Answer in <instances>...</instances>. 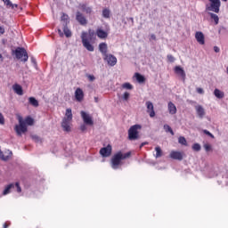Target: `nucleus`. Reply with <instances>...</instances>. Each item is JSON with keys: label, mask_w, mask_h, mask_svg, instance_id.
Here are the masks:
<instances>
[{"label": "nucleus", "mask_w": 228, "mask_h": 228, "mask_svg": "<svg viewBox=\"0 0 228 228\" xmlns=\"http://www.w3.org/2000/svg\"><path fill=\"white\" fill-rule=\"evenodd\" d=\"M131 156V152L122 153L118 151L116 153L110 160V167L113 170H118L122 167V159H127Z\"/></svg>", "instance_id": "obj_1"}, {"label": "nucleus", "mask_w": 228, "mask_h": 228, "mask_svg": "<svg viewBox=\"0 0 228 228\" xmlns=\"http://www.w3.org/2000/svg\"><path fill=\"white\" fill-rule=\"evenodd\" d=\"M92 31H89V34L87 32H82L81 34L83 46L90 53H94V45L90 43V40H92Z\"/></svg>", "instance_id": "obj_2"}, {"label": "nucleus", "mask_w": 228, "mask_h": 228, "mask_svg": "<svg viewBox=\"0 0 228 228\" xmlns=\"http://www.w3.org/2000/svg\"><path fill=\"white\" fill-rule=\"evenodd\" d=\"M220 6H222L220 0H208L205 5V10L208 12L220 13Z\"/></svg>", "instance_id": "obj_3"}, {"label": "nucleus", "mask_w": 228, "mask_h": 228, "mask_svg": "<svg viewBox=\"0 0 228 228\" xmlns=\"http://www.w3.org/2000/svg\"><path fill=\"white\" fill-rule=\"evenodd\" d=\"M14 129L18 136H22V134L28 131V126H26V122L22 118H19V125H16Z\"/></svg>", "instance_id": "obj_4"}, {"label": "nucleus", "mask_w": 228, "mask_h": 228, "mask_svg": "<svg viewBox=\"0 0 228 228\" xmlns=\"http://www.w3.org/2000/svg\"><path fill=\"white\" fill-rule=\"evenodd\" d=\"M142 129V126L134 125L128 130V139L129 140H138L139 134L138 130Z\"/></svg>", "instance_id": "obj_5"}, {"label": "nucleus", "mask_w": 228, "mask_h": 228, "mask_svg": "<svg viewBox=\"0 0 228 228\" xmlns=\"http://www.w3.org/2000/svg\"><path fill=\"white\" fill-rule=\"evenodd\" d=\"M15 56L17 60H21V61H28V52H26V49L22 47H18L14 51Z\"/></svg>", "instance_id": "obj_6"}, {"label": "nucleus", "mask_w": 228, "mask_h": 228, "mask_svg": "<svg viewBox=\"0 0 228 228\" xmlns=\"http://www.w3.org/2000/svg\"><path fill=\"white\" fill-rule=\"evenodd\" d=\"M12 190H16L18 193H20V191H22V189L20 188V185L19 184V183H11L5 186L3 191V195L4 196L9 195V193H12Z\"/></svg>", "instance_id": "obj_7"}, {"label": "nucleus", "mask_w": 228, "mask_h": 228, "mask_svg": "<svg viewBox=\"0 0 228 228\" xmlns=\"http://www.w3.org/2000/svg\"><path fill=\"white\" fill-rule=\"evenodd\" d=\"M80 115L83 118L84 124L86 126H94V119H92V116H90V114L81 111Z\"/></svg>", "instance_id": "obj_8"}, {"label": "nucleus", "mask_w": 228, "mask_h": 228, "mask_svg": "<svg viewBox=\"0 0 228 228\" xmlns=\"http://www.w3.org/2000/svg\"><path fill=\"white\" fill-rule=\"evenodd\" d=\"M103 60L107 61L108 65L110 67H115V65H117V57H115L113 54L104 55Z\"/></svg>", "instance_id": "obj_9"}, {"label": "nucleus", "mask_w": 228, "mask_h": 228, "mask_svg": "<svg viewBox=\"0 0 228 228\" xmlns=\"http://www.w3.org/2000/svg\"><path fill=\"white\" fill-rule=\"evenodd\" d=\"M78 9L86 13L87 15H90L92 12H94L92 6L88 5L87 4H79Z\"/></svg>", "instance_id": "obj_10"}, {"label": "nucleus", "mask_w": 228, "mask_h": 228, "mask_svg": "<svg viewBox=\"0 0 228 228\" xmlns=\"http://www.w3.org/2000/svg\"><path fill=\"white\" fill-rule=\"evenodd\" d=\"M146 107L147 113H149L151 118H154V117H156V112L154 111V104H152V102H146Z\"/></svg>", "instance_id": "obj_11"}, {"label": "nucleus", "mask_w": 228, "mask_h": 228, "mask_svg": "<svg viewBox=\"0 0 228 228\" xmlns=\"http://www.w3.org/2000/svg\"><path fill=\"white\" fill-rule=\"evenodd\" d=\"M175 72L177 76H179V77H181V79H183V81H185L186 72H184V69H183V68H181V66H175Z\"/></svg>", "instance_id": "obj_12"}, {"label": "nucleus", "mask_w": 228, "mask_h": 228, "mask_svg": "<svg viewBox=\"0 0 228 228\" xmlns=\"http://www.w3.org/2000/svg\"><path fill=\"white\" fill-rule=\"evenodd\" d=\"M100 154L102 158H108L111 156V145H108L107 147L102 148L100 150Z\"/></svg>", "instance_id": "obj_13"}, {"label": "nucleus", "mask_w": 228, "mask_h": 228, "mask_svg": "<svg viewBox=\"0 0 228 228\" xmlns=\"http://www.w3.org/2000/svg\"><path fill=\"white\" fill-rule=\"evenodd\" d=\"M70 126H72V119H62L61 127L63 131L70 132Z\"/></svg>", "instance_id": "obj_14"}, {"label": "nucleus", "mask_w": 228, "mask_h": 228, "mask_svg": "<svg viewBox=\"0 0 228 228\" xmlns=\"http://www.w3.org/2000/svg\"><path fill=\"white\" fill-rule=\"evenodd\" d=\"M171 159H177L178 161H183V152L172 151L169 154Z\"/></svg>", "instance_id": "obj_15"}, {"label": "nucleus", "mask_w": 228, "mask_h": 228, "mask_svg": "<svg viewBox=\"0 0 228 228\" xmlns=\"http://www.w3.org/2000/svg\"><path fill=\"white\" fill-rule=\"evenodd\" d=\"M195 110L199 118L206 117V110H204L202 105H195Z\"/></svg>", "instance_id": "obj_16"}, {"label": "nucleus", "mask_w": 228, "mask_h": 228, "mask_svg": "<svg viewBox=\"0 0 228 228\" xmlns=\"http://www.w3.org/2000/svg\"><path fill=\"white\" fill-rule=\"evenodd\" d=\"M75 98L77 102H81V101L85 99V93H83V89L77 88V90L75 91Z\"/></svg>", "instance_id": "obj_17"}, {"label": "nucleus", "mask_w": 228, "mask_h": 228, "mask_svg": "<svg viewBox=\"0 0 228 228\" xmlns=\"http://www.w3.org/2000/svg\"><path fill=\"white\" fill-rule=\"evenodd\" d=\"M12 151L5 150L4 151L0 152V159H3V161H8L10 158H12Z\"/></svg>", "instance_id": "obj_18"}, {"label": "nucleus", "mask_w": 228, "mask_h": 228, "mask_svg": "<svg viewBox=\"0 0 228 228\" xmlns=\"http://www.w3.org/2000/svg\"><path fill=\"white\" fill-rule=\"evenodd\" d=\"M76 20L82 26H85V24H86V18H85V15H83V13H81V12H77Z\"/></svg>", "instance_id": "obj_19"}, {"label": "nucleus", "mask_w": 228, "mask_h": 228, "mask_svg": "<svg viewBox=\"0 0 228 228\" xmlns=\"http://www.w3.org/2000/svg\"><path fill=\"white\" fill-rule=\"evenodd\" d=\"M195 38H196L197 42H199L200 44V45H204V44H206L204 33H202L200 31L196 32Z\"/></svg>", "instance_id": "obj_20"}, {"label": "nucleus", "mask_w": 228, "mask_h": 228, "mask_svg": "<svg viewBox=\"0 0 228 228\" xmlns=\"http://www.w3.org/2000/svg\"><path fill=\"white\" fill-rule=\"evenodd\" d=\"M167 110H168L169 115H175V113H177V107H175V104H174V102H168Z\"/></svg>", "instance_id": "obj_21"}, {"label": "nucleus", "mask_w": 228, "mask_h": 228, "mask_svg": "<svg viewBox=\"0 0 228 228\" xmlns=\"http://www.w3.org/2000/svg\"><path fill=\"white\" fill-rule=\"evenodd\" d=\"M99 51L103 56L108 54V45L106 43H101L99 45Z\"/></svg>", "instance_id": "obj_22"}, {"label": "nucleus", "mask_w": 228, "mask_h": 228, "mask_svg": "<svg viewBox=\"0 0 228 228\" xmlns=\"http://www.w3.org/2000/svg\"><path fill=\"white\" fill-rule=\"evenodd\" d=\"M3 3H4L5 6H7V8H11V10H17V8H19V4H12V1L10 0H2Z\"/></svg>", "instance_id": "obj_23"}, {"label": "nucleus", "mask_w": 228, "mask_h": 228, "mask_svg": "<svg viewBox=\"0 0 228 228\" xmlns=\"http://www.w3.org/2000/svg\"><path fill=\"white\" fill-rule=\"evenodd\" d=\"M12 90L15 92V94H17V95H24V91L22 90V86H20V85H13Z\"/></svg>", "instance_id": "obj_24"}, {"label": "nucleus", "mask_w": 228, "mask_h": 228, "mask_svg": "<svg viewBox=\"0 0 228 228\" xmlns=\"http://www.w3.org/2000/svg\"><path fill=\"white\" fill-rule=\"evenodd\" d=\"M210 19L212 20H214L216 26L218 25V22H220V18L216 15V13L213 12H208Z\"/></svg>", "instance_id": "obj_25"}, {"label": "nucleus", "mask_w": 228, "mask_h": 228, "mask_svg": "<svg viewBox=\"0 0 228 228\" xmlns=\"http://www.w3.org/2000/svg\"><path fill=\"white\" fill-rule=\"evenodd\" d=\"M96 35H97L98 38H108V32H106L101 28L97 29Z\"/></svg>", "instance_id": "obj_26"}, {"label": "nucleus", "mask_w": 228, "mask_h": 228, "mask_svg": "<svg viewBox=\"0 0 228 228\" xmlns=\"http://www.w3.org/2000/svg\"><path fill=\"white\" fill-rule=\"evenodd\" d=\"M214 95L216 97V99H224V94L223 91H220V89H215L214 90Z\"/></svg>", "instance_id": "obj_27"}, {"label": "nucleus", "mask_w": 228, "mask_h": 228, "mask_svg": "<svg viewBox=\"0 0 228 228\" xmlns=\"http://www.w3.org/2000/svg\"><path fill=\"white\" fill-rule=\"evenodd\" d=\"M63 28V33L65 35V37H67V38H69V37H72V32L70 31V29H69V27H67V25H62Z\"/></svg>", "instance_id": "obj_28"}, {"label": "nucleus", "mask_w": 228, "mask_h": 228, "mask_svg": "<svg viewBox=\"0 0 228 228\" xmlns=\"http://www.w3.org/2000/svg\"><path fill=\"white\" fill-rule=\"evenodd\" d=\"M62 26H67L69 24V15L62 13L61 17Z\"/></svg>", "instance_id": "obj_29"}, {"label": "nucleus", "mask_w": 228, "mask_h": 228, "mask_svg": "<svg viewBox=\"0 0 228 228\" xmlns=\"http://www.w3.org/2000/svg\"><path fill=\"white\" fill-rule=\"evenodd\" d=\"M63 119L72 120V109H67Z\"/></svg>", "instance_id": "obj_30"}, {"label": "nucleus", "mask_w": 228, "mask_h": 228, "mask_svg": "<svg viewBox=\"0 0 228 228\" xmlns=\"http://www.w3.org/2000/svg\"><path fill=\"white\" fill-rule=\"evenodd\" d=\"M134 77L139 83H145V77H143L142 74L135 73Z\"/></svg>", "instance_id": "obj_31"}, {"label": "nucleus", "mask_w": 228, "mask_h": 228, "mask_svg": "<svg viewBox=\"0 0 228 228\" xmlns=\"http://www.w3.org/2000/svg\"><path fill=\"white\" fill-rule=\"evenodd\" d=\"M155 152L156 154L154 155V157L158 159V158H161V156H163V151L161 150V148L159 146H157L155 148Z\"/></svg>", "instance_id": "obj_32"}, {"label": "nucleus", "mask_w": 228, "mask_h": 228, "mask_svg": "<svg viewBox=\"0 0 228 228\" xmlns=\"http://www.w3.org/2000/svg\"><path fill=\"white\" fill-rule=\"evenodd\" d=\"M28 102L31 106H34V108H38V101L35 99V97H29Z\"/></svg>", "instance_id": "obj_33"}, {"label": "nucleus", "mask_w": 228, "mask_h": 228, "mask_svg": "<svg viewBox=\"0 0 228 228\" xmlns=\"http://www.w3.org/2000/svg\"><path fill=\"white\" fill-rule=\"evenodd\" d=\"M164 130L166 131V133H170V134L174 136V130H172V127H170V126L164 125Z\"/></svg>", "instance_id": "obj_34"}, {"label": "nucleus", "mask_w": 228, "mask_h": 228, "mask_svg": "<svg viewBox=\"0 0 228 228\" xmlns=\"http://www.w3.org/2000/svg\"><path fill=\"white\" fill-rule=\"evenodd\" d=\"M122 88H124L125 90H133V85L126 82L122 85Z\"/></svg>", "instance_id": "obj_35"}, {"label": "nucleus", "mask_w": 228, "mask_h": 228, "mask_svg": "<svg viewBox=\"0 0 228 228\" xmlns=\"http://www.w3.org/2000/svg\"><path fill=\"white\" fill-rule=\"evenodd\" d=\"M129 97H131V94L128 92H125L123 95L121 96L122 101H129Z\"/></svg>", "instance_id": "obj_36"}, {"label": "nucleus", "mask_w": 228, "mask_h": 228, "mask_svg": "<svg viewBox=\"0 0 228 228\" xmlns=\"http://www.w3.org/2000/svg\"><path fill=\"white\" fill-rule=\"evenodd\" d=\"M24 122H25V126H26V124H27V126H33L34 120H33L32 118L28 117V118L24 120Z\"/></svg>", "instance_id": "obj_37"}, {"label": "nucleus", "mask_w": 228, "mask_h": 228, "mask_svg": "<svg viewBox=\"0 0 228 228\" xmlns=\"http://www.w3.org/2000/svg\"><path fill=\"white\" fill-rule=\"evenodd\" d=\"M102 16L104 17V19H110V10L104 9L102 11Z\"/></svg>", "instance_id": "obj_38"}, {"label": "nucleus", "mask_w": 228, "mask_h": 228, "mask_svg": "<svg viewBox=\"0 0 228 228\" xmlns=\"http://www.w3.org/2000/svg\"><path fill=\"white\" fill-rule=\"evenodd\" d=\"M86 77H87L88 81H90L91 83H94V80L95 79V76L90 74H86Z\"/></svg>", "instance_id": "obj_39"}, {"label": "nucleus", "mask_w": 228, "mask_h": 228, "mask_svg": "<svg viewBox=\"0 0 228 228\" xmlns=\"http://www.w3.org/2000/svg\"><path fill=\"white\" fill-rule=\"evenodd\" d=\"M203 147H204L206 152H209L210 151H212L211 144L205 143V144L203 145Z\"/></svg>", "instance_id": "obj_40"}, {"label": "nucleus", "mask_w": 228, "mask_h": 228, "mask_svg": "<svg viewBox=\"0 0 228 228\" xmlns=\"http://www.w3.org/2000/svg\"><path fill=\"white\" fill-rule=\"evenodd\" d=\"M178 142L181 143V145H186V138L183 136L179 137Z\"/></svg>", "instance_id": "obj_41"}, {"label": "nucleus", "mask_w": 228, "mask_h": 228, "mask_svg": "<svg viewBox=\"0 0 228 228\" xmlns=\"http://www.w3.org/2000/svg\"><path fill=\"white\" fill-rule=\"evenodd\" d=\"M193 151H196L197 152H199V151H200L201 147L200 144L199 143H194L192 146Z\"/></svg>", "instance_id": "obj_42"}, {"label": "nucleus", "mask_w": 228, "mask_h": 228, "mask_svg": "<svg viewBox=\"0 0 228 228\" xmlns=\"http://www.w3.org/2000/svg\"><path fill=\"white\" fill-rule=\"evenodd\" d=\"M203 133L204 134H207V136H210V138H215V135H213V134L208 130H203Z\"/></svg>", "instance_id": "obj_43"}, {"label": "nucleus", "mask_w": 228, "mask_h": 228, "mask_svg": "<svg viewBox=\"0 0 228 228\" xmlns=\"http://www.w3.org/2000/svg\"><path fill=\"white\" fill-rule=\"evenodd\" d=\"M167 60L171 63H174L175 61V58H174V56H172V55H167Z\"/></svg>", "instance_id": "obj_44"}, {"label": "nucleus", "mask_w": 228, "mask_h": 228, "mask_svg": "<svg viewBox=\"0 0 228 228\" xmlns=\"http://www.w3.org/2000/svg\"><path fill=\"white\" fill-rule=\"evenodd\" d=\"M32 140H35L37 142H42V139H40L38 135H32Z\"/></svg>", "instance_id": "obj_45"}, {"label": "nucleus", "mask_w": 228, "mask_h": 228, "mask_svg": "<svg viewBox=\"0 0 228 228\" xmlns=\"http://www.w3.org/2000/svg\"><path fill=\"white\" fill-rule=\"evenodd\" d=\"M0 124H4V117L3 116V114L0 112Z\"/></svg>", "instance_id": "obj_46"}, {"label": "nucleus", "mask_w": 228, "mask_h": 228, "mask_svg": "<svg viewBox=\"0 0 228 228\" xmlns=\"http://www.w3.org/2000/svg\"><path fill=\"white\" fill-rule=\"evenodd\" d=\"M197 93L202 94H204V89L199 87V88H197Z\"/></svg>", "instance_id": "obj_47"}, {"label": "nucleus", "mask_w": 228, "mask_h": 228, "mask_svg": "<svg viewBox=\"0 0 228 228\" xmlns=\"http://www.w3.org/2000/svg\"><path fill=\"white\" fill-rule=\"evenodd\" d=\"M80 129L81 131H86V125H81Z\"/></svg>", "instance_id": "obj_48"}, {"label": "nucleus", "mask_w": 228, "mask_h": 228, "mask_svg": "<svg viewBox=\"0 0 228 228\" xmlns=\"http://www.w3.org/2000/svg\"><path fill=\"white\" fill-rule=\"evenodd\" d=\"M0 35H4V27H0Z\"/></svg>", "instance_id": "obj_49"}, {"label": "nucleus", "mask_w": 228, "mask_h": 228, "mask_svg": "<svg viewBox=\"0 0 228 228\" xmlns=\"http://www.w3.org/2000/svg\"><path fill=\"white\" fill-rule=\"evenodd\" d=\"M215 53H218L220 51V48L218 46H214Z\"/></svg>", "instance_id": "obj_50"}, {"label": "nucleus", "mask_w": 228, "mask_h": 228, "mask_svg": "<svg viewBox=\"0 0 228 228\" xmlns=\"http://www.w3.org/2000/svg\"><path fill=\"white\" fill-rule=\"evenodd\" d=\"M151 40H156V35L151 34Z\"/></svg>", "instance_id": "obj_51"}, {"label": "nucleus", "mask_w": 228, "mask_h": 228, "mask_svg": "<svg viewBox=\"0 0 228 228\" xmlns=\"http://www.w3.org/2000/svg\"><path fill=\"white\" fill-rule=\"evenodd\" d=\"M58 33H59L60 37H63V32L60 28L58 29Z\"/></svg>", "instance_id": "obj_52"}, {"label": "nucleus", "mask_w": 228, "mask_h": 228, "mask_svg": "<svg viewBox=\"0 0 228 228\" xmlns=\"http://www.w3.org/2000/svg\"><path fill=\"white\" fill-rule=\"evenodd\" d=\"M94 102H99V98L94 97Z\"/></svg>", "instance_id": "obj_53"}, {"label": "nucleus", "mask_w": 228, "mask_h": 228, "mask_svg": "<svg viewBox=\"0 0 228 228\" xmlns=\"http://www.w3.org/2000/svg\"><path fill=\"white\" fill-rule=\"evenodd\" d=\"M143 145H147V142H142L140 147H143Z\"/></svg>", "instance_id": "obj_54"}, {"label": "nucleus", "mask_w": 228, "mask_h": 228, "mask_svg": "<svg viewBox=\"0 0 228 228\" xmlns=\"http://www.w3.org/2000/svg\"><path fill=\"white\" fill-rule=\"evenodd\" d=\"M0 61H3V55L0 53Z\"/></svg>", "instance_id": "obj_55"}, {"label": "nucleus", "mask_w": 228, "mask_h": 228, "mask_svg": "<svg viewBox=\"0 0 228 228\" xmlns=\"http://www.w3.org/2000/svg\"><path fill=\"white\" fill-rule=\"evenodd\" d=\"M7 227H8V224H4V228H7Z\"/></svg>", "instance_id": "obj_56"}, {"label": "nucleus", "mask_w": 228, "mask_h": 228, "mask_svg": "<svg viewBox=\"0 0 228 228\" xmlns=\"http://www.w3.org/2000/svg\"><path fill=\"white\" fill-rule=\"evenodd\" d=\"M129 20H131L132 22H134V20H133V18H129Z\"/></svg>", "instance_id": "obj_57"}, {"label": "nucleus", "mask_w": 228, "mask_h": 228, "mask_svg": "<svg viewBox=\"0 0 228 228\" xmlns=\"http://www.w3.org/2000/svg\"><path fill=\"white\" fill-rule=\"evenodd\" d=\"M223 1L226 2L227 0H223Z\"/></svg>", "instance_id": "obj_58"}]
</instances>
